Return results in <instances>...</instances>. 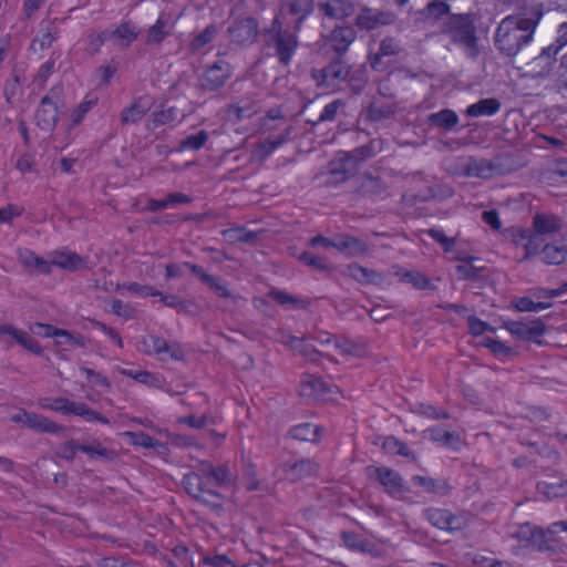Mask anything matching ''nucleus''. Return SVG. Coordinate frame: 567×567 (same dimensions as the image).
<instances>
[{
	"mask_svg": "<svg viewBox=\"0 0 567 567\" xmlns=\"http://www.w3.org/2000/svg\"><path fill=\"white\" fill-rule=\"evenodd\" d=\"M233 483V475L226 465L215 466L207 461L198 462L195 470L183 476L182 485L196 501L212 507H220L218 487Z\"/></svg>",
	"mask_w": 567,
	"mask_h": 567,
	"instance_id": "obj_1",
	"label": "nucleus"
},
{
	"mask_svg": "<svg viewBox=\"0 0 567 567\" xmlns=\"http://www.w3.org/2000/svg\"><path fill=\"white\" fill-rule=\"evenodd\" d=\"M543 12L534 11L529 17L504 18L496 28L495 43L502 54L515 56L533 41Z\"/></svg>",
	"mask_w": 567,
	"mask_h": 567,
	"instance_id": "obj_2",
	"label": "nucleus"
},
{
	"mask_svg": "<svg viewBox=\"0 0 567 567\" xmlns=\"http://www.w3.org/2000/svg\"><path fill=\"white\" fill-rule=\"evenodd\" d=\"M339 389L329 381L313 374H303L300 380L299 394L302 398L329 402L337 398Z\"/></svg>",
	"mask_w": 567,
	"mask_h": 567,
	"instance_id": "obj_3",
	"label": "nucleus"
},
{
	"mask_svg": "<svg viewBox=\"0 0 567 567\" xmlns=\"http://www.w3.org/2000/svg\"><path fill=\"white\" fill-rule=\"evenodd\" d=\"M383 151V141L380 138H372L369 143L354 147L352 151H344L340 153L339 165L341 166V176L339 179L344 181L351 177V169L348 167L353 163L364 162L367 158Z\"/></svg>",
	"mask_w": 567,
	"mask_h": 567,
	"instance_id": "obj_4",
	"label": "nucleus"
},
{
	"mask_svg": "<svg viewBox=\"0 0 567 567\" xmlns=\"http://www.w3.org/2000/svg\"><path fill=\"white\" fill-rule=\"evenodd\" d=\"M233 74L231 65L219 60L208 66L198 78L197 90L200 92H217L221 90Z\"/></svg>",
	"mask_w": 567,
	"mask_h": 567,
	"instance_id": "obj_5",
	"label": "nucleus"
},
{
	"mask_svg": "<svg viewBox=\"0 0 567 567\" xmlns=\"http://www.w3.org/2000/svg\"><path fill=\"white\" fill-rule=\"evenodd\" d=\"M183 266L188 268L219 298L229 299L233 302H237L240 299L239 295L234 293L228 289L227 282L223 278L209 275L202 266L190 262H184Z\"/></svg>",
	"mask_w": 567,
	"mask_h": 567,
	"instance_id": "obj_6",
	"label": "nucleus"
},
{
	"mask_svg": "<svg viewBox=\"0 0 567 567\" xmlns=\"http://www.w3.org/2000/svg\"><path fill=\"white\" fill-rule=\"evenodd\" d=\"M506 329L519 340L537 343H540L539 339L546 333V326L542 319L509 321Z\"/></svg>",
	"mask_w": 567,
	"mask_h": 567,
	"instance_id": "obj_7",
	"label": "nucleus"
},
{
	"mask_svg": "<svg viewBox=\"0 0 567 567\" xmlns=\"http://www.w3.org/2000/svg\"><path fill=\"white\" fill-rule=\"evenodd\" d=\"M423 517L434 527L455 532L464 528V522L460 516L453 515L449 509L427 507L423 509Z\"/></svg>",
	"mask_w": 567,
	"mask_h": 567,
	"instance_id": "obj_8",
	"label": "nucleus"
},
{
	"mask_svg": "<svg viewBox=\"0 0 567 567\" xmlns=\"http://www.w3.org/2000/svg\"><path fill=\"white\" fill-rule=\"evenodd\" d=\"M347 69L342 61L334 60L322 69H313L312 78L318 86L333 89L347 78Z\"/></svg>",
	"mask_w": 567,
	"mask_h": 567,
	"instance_id": "obj_9",
	"label": "nucleus"
},
{
	"mask_svg": "<svg viewBox=\"0 0 567 567\" xmlns=\"http://www.w3.org/2000/svg\"><path fill=\"white\" fill-rule=\"evenodd\" d=\"M230 41L239 45H248L254 43L258 35V23L251 18L236 19L228 27Z\"/></svg>",
	"mask_w": 567,
	"mask_h": 567,
	"instance_id": "obj_10",
	"label": "nucleus"
},
{
	"mask_svg": "<svg viewBox=\"0 0 567 567\" xmlns=\"http://www.w3.org/2000/svg\"><path fill=\"white\" fill-rule=\"evenodd\" d=\"M152 105L153 101L148 95L135 99L130 106L122 110L120 116L121 124H138L151 110Z\"/></svg>",
	"mask_w": 567,
	"mask_h": 567,
	"instance_id": "obj_11",
	"label": "nucleus"
},
{
	"mask_svg": "<svg viewBox=\"0 0 567 567\" xmlns=\"http://www.w3.org/2000/svg\"><path fill=\"white\" fill-rule=\"evenodd\" d=\"M18 260L23 269L30 274L38 272L50 275L51 274V259L45 260L38 256L33 250L28 248H20L17 251Z\"/></svg>",
	"mask_w": 567,
	"mask_h": 567,
	"instance_id": "obj_12",
	"label": "nucleus"
},
{
	"mask_svg": "<svg viewBox=\"0 0 567 567\" xmlns=\"http://www.w3.org/2000/svg\"><path fill=\"white\" fill-rule=\"evenodd\" d=\"M357 35L358 33L351 25H336L328 37V44L333 51L343 53L349 49Z\"/></svg>",
	"mask_w": 567,
	"mask_h": 567,
	"instance_id": "obj_13",
	"label": "nucleus"
},
{
	"mask_svg": "<svg viewBox=\"0 0 567 567\" xmlns=\"http://www.w3.org/2000/svg\"><path fill=\"white\" fill-rule=\"evenodd\" d=\"M150 340L153 343V352L158 357L161 361L172 359L175 361L184 360V351L177 342L168 343L165 339L157 336H150Z\"/></svg>",
	"mask_w": 567,
	"mask_h": 567,
	"instance_id": "obj_14",
	"label": "nucleus"
},
{
	"mask_svg": "<svg viewBox=\"0 0 567 567\" xmlns=\"http://www.w3.org/2000/svg\"><path fill=\"white\" fill-rule=\"evenodd\" d=\"M50 99L42 97L35 112L37 125L45 132L52 131L58 122V105L51 103Z\"/></svg>",
	"mask_w": 567,
	"mask_h": 567,
	"instance_id": "obj_15",
	"label": "nucleus"
},
{
	"mask_svg": "<svg viewBox=\"0 0 567 567\" xmlns=\"http://www.w3.org/2000/svg\"><path fill=\"white\" fill-rule=\"evenodd\" d=\"M55 266L70 271H79L87 268L86 260L76 252L53 251L51 254V268Z\"/></svg>",
	"mask_w": 567,
	"mask_h": 567,
	"instance_id": "obj_16",
	"label": "nucleus"
},
{
	"mask_svg": "<svg viewBox=\"0 0 567 567\" xmlns=\"http://www.w3.org/2000/svg\"><path fill=\"white\" fill-rule=\"evenodd\" d=\"M427 433L431 441L453 451H461L465 445V441L460 433L446 431L442 426H432L427 430Z\"/></svg>",
	"mask_w": 567,
	"mask_h": 567,
	"instance_id": "obj_17",
	"label": "nucleus"
},
{
	"mask_svg": "<svg viewBox=\"0 0 567 567\" xmlns=\"http://www.w3.org/2000/svg\"><path fill=\"white\" fill-rule=\"evenodd\" d=\"M173 24L169 23V16L162 12L155 24L148 28L145 37L146 45H158L172 33Z\"/></svg>",
	"mask_w": 567,
	"mask_h": 567,
	"instance_id": "obj_18",
	"label": "nucleus"
},
{
	"mask_svg": "<svg viewBox=\"0 0 567 567\" xmlns=\"http://www.w3.org/2000/svg\"><path fill=\"white\" fill-rule=\"evenodd\" d=\"M462 172L467 177L489 178L495 175L496 167L489 161L467 157L462 164Z\"/></svg>",
	"mask_w": 567,
	"mask_h": 567,
	"instance_id": "obj_19",
	"label": "nucleus"
},
{
	"mask_svg": "<svg viewBox=\"0 0 567 567\" xmlns=\"http://www.w3.org/2000/svg\"><path fill=\"white\" fill-rule=\"evenodd\" d=\"M110 38L115 45L127 48L140 34V29L133 21H124L113 30H109Z\"/></svg>",
	"mask_w": 567,
	"mask_h": 567,
	"instance_id": "obj_20",
	"label": "nucleus"
},
{
	"mask_svg": "<svg viewBox=\"0 0 567 567\" xmlns=\"http://www.w3.org/2000/svg\"><path fill=\"white\" fill-rule=\"evenodd\" d=\"M533 228L539 235L557 234L563 228V220L556 214L536 213Z\"/></svg>",
	"mask_w": 567,
	"mask_h": 567,
	"instance_id": "obj_21",
	"label": "nucleus"
},
{
	"mask_svg": "<svg viewBox=\"0 0 567 567\" xmlns=\"http://www.w3.org/2000/svg\"><path fill=\"white\" fill-rule=\"evenodd\" d=\"M501 110V103L497 97H482L476 103L467 105L465 114L467 117L494 116Z\"/></svg>",
	"mask_w": 567,
	"mask_h": 567,
	"instance_id": "obj_22",
	"label": "nucleus"
},
{
	"mask_svg": "<svg viewBox=\"0 0 567 567\" xmlns=\"http://www.w3.org/2000/svg\"><path fill=\"white\" fill-rule=\"evenodd\" d=\"M375 473L378 481L388 494L394 495L402 492V476L399 472L386 466H380L375 468Z\"/></svg>",
	"mask_w": 567,
	"mask_h": 567,
	"instance_id": "obj_23",
	"label": "nucleus"
},
{
	"mask_svg": "<svg viewBox=\"0 0 567 567\" xmlns=\"http://www.w3.org/2000/svg\"><path fill=\"white\" fill-rule=\"evenodd\" d=\"M347 274L351 279L359 284L379 285L383 280V275L374 269H370L359 265L358 262L349 264Z\"/></svg>",
	"mask_w": 567,
	"mask_h": 567,
	"instance_id": "obj_24",
	"label": "nucleus"
},
{
	"mask_svg": "<svg viewBox=\"0 0 567 567\" xmlns=\"http://www.w3.org/2000/svg\"><path fill=\"white\" fill-rule=\"evenodd\" d=\"M323 433V427L313 423H299L289 430L288 435L297 441L319 443Z\"/></svg>",
	"mask_w": 567,
	"mask_h": 567,
	"instance_id": "obj_25",
	"label": "nucleus"
},
{
	"mask_svg": "<svg viewBox=\"0 0 567 567\" xmlns=\"http://www.w3.org/2000/svg\"><path fill=\"white\" fill-rule=\"evenodd\" d=\"M527 527L530 530V542H533L534 545H537L540 550H551L553 547L546 544L545 538L549 535L567 532V520L553 523L546 530L536 527L530 529L529 525H527Z\"/></svg>",
	"mask_w": 567,
	"mask_h": 567,
	"instance_id": "obj_26",
	"label": "nucleus"
},
{
	"mask_svg": "<svg viewBox=\"0 0 567 567\" xmlns=\"http://www.w3.org/2000/svg\"><path fill=\"white\" fill-rule=\"evenodd\" d=\"M334 247L338 251L347 252L351 256L365 255L369 250V246L365 241L350 235L338 237Z\"/></svg>",
	"mask_w": 567,
	"mask_h": 567,
	"instance_id": "obj_27",
	"label": "nucleus"
},
{
	"mask_svg": "<svg viewBox=\"0 0 567 567\" xmlns=\"http://www.w3.org/2000/svg\"><path fill=\"white\" fill-rule=\"evenodd\" d=\"M326 17L336 20H343L352 16L354 6L351 0H328L322 6Z\"/></svg>",
	"mask_w": 567,
	"mask_h": 567,
	"instance_id": "obj_28",
	"label": "nucleus"
},
{
	"mask_svg": "<svg viewBox=\"0 0 567 567\" xmlns=\"http://www.w3.org/2000/svg\"><path fill=\"white\" fill-rule=\"evenodd\" d=\"M395 275L400 282L410 284L414 289L426 290L432 288L431 280L422 271L400 268L395 271Z\"/></svg>",
	"mask_w": 567,
	"mask_h": 567,
	"instance_id": "obj_29",
	"label": "nucleus"
},
{
	"mask_svg": "<svg viewBox=\"0 0 567 567\" xmlns=\"http://www.w3.org/2000/svg\"><path fill=\"white\" fill-rule=\"evenodd\" d=\"M265 43L268 48H275V54L279 62L284 63V35L281 33L280 18L277 16L270 30H267L265 34Z\"/></svg>",
	"mask_w": 567,
	"mask_h": 567,
	"instance_id": "obj_30",
	"label": "nucleus"
},
{
	"mask_svg": "<svg viewBox=\"0 0 567 567\" xmlns=\"http://www.w3.org/2000/svg\"><path fill=\"white\" fill-rule=\"evenodd\" d=\"M412 482L414 486L423 488L426 493L446 495L451 491L446 481L431 476L414 475Z\"/></svg>",
	"mask_w": 567,
	"mask_h": 567,
	"instance_id": "obj_31",
	"label": "nucleus"
},
{
	"mask_svg": "<svg viewBox=\"0 0 567 567\" xmlns=\"http://www.w3.org/2000/svg\"><path fill=\"white\" fill-rule=\"evenodd\" d=\"M427 120L432 125H435L445 132H451V130H453L460 122L457 113L450 109H443L439 112L431 113L427 116Z\"/></svg>",
	"mask_w": 567,
	"mask_h": 567,
	"instance_id": "obj_32",
	"label": "nucleus"
},
{
	"mask_svg": "<svg viewBox=\"0 0 567 567\" xmlns=\"http://www.w3.org/2000/svg\"><path fill=\"white\" fill-rule=\"evenodd\" d=\"M29 421V429L39 433L56 434L64 430V426L55 423L51 419L37 413H31Z\"/></svg>",
	"mask_w": 567,
	"mask_h": 567,
	"instance_id": "obj_33",
	"label": "nucleus"
},
{
	"mask_svg": "<svg viewBox=\"0 0 567 567\" xmlns=\"http://www.w3.org/2000/svg\"><path fill=\"white\" fill-rule=\"evenodd\" d=\"M540 258L545 264L560 265L567 260V246H558L557 243L546 244Z\"/></svg>",
	"mask_w": 567,
	"mask_h": 567,
	"instance_id": "obj_34",
	"label": "nucleus"
},
{
	"mask_svg": "<svg viewBox=\"0 0 567 567\" xmlns=\"http://www.w3.org/2000/svg\"><path fill=\"white\" fill-rule=\"evenodd\" d=\"M400 52V47L396 40L392 37H385L382 39L380 44L379 53L374 54L370 59V63L373 70H380V62L382 56L395 55Z\"/></svg>",
	"mask_w": 567,
	"mask_h": 567,
	"instance_id": "obj_35",
	"label": "nucleus"
},
{
	"mask_svg": "<svg viewBox=\"0 0 567 567\" xmlns=\"http://www.w3.org/2000/svg\"><path fill=\"white\" fill-rule=\"evenodd\" d=\"M511 237L516 245H522L525 249V258L530 257L535 254L533 245V235L527 228L524 227H512L509 230Z\"/></svg>",
	"mask_w": 567,
	"mask_h": 567,
	"instance_id": "obj_36",
	"label": "nucleus"
},
{
	"mask_svg": "<svg viewBox=\"0 0 567 567\" xmlns=\"http://www.w3.org/2000/svg\"><path fill=\"white\" fill-rule=\"evenodd\" d=\"M38 404L41 409L60 412L62 414H71L74 402L65 398H40Z\"/></svg>",
	"mask_w": 567,
	"mask_h": 567,
	"instance_id": "obj_37",
	"label": "nucleus"
},
{
	"mask_svg": "<svg viewBox=\"0 0 567 567\" xmlns=\"http://www.w3.org/2000/svg\"><path fill=\"white\" fill-rule=\"evenodd\" d=\"M319 465L311 461V460H301L297 463H295L289 471H286L289 473L291 478H303V477H310L318 473Z\"/></svg>",
	"mask_w": 567,
	"mask_h": 567,
	"instance_id": "obj_38",
	"label": "nucleus"
},
{
	"mask_svg": "<svg viewBox=\"0 0 567 567\" xmlns=\"http://www.w3.org/2000/svg\"><path fill=\"white\" fill-rule=\"evenodd\" d=\"M226 113L228 116L239 121L254 115L256 113V106L250 100H240L237 103L228 105Z\"/></svg>",
	"mask_w": 567,
	"mask_h": 567,
	"instance_id": "obj_39",
	"label": "nucleus"
},
{
	"mask_svg": "<svg viewBox=\"0 0 567 567\" xmlns=\"http://www.w3.org/2000/svg\"><path fill=\"white\" fill-rule=\"evenodd\" d=\"M22 81L23 70L14 68L12 76L6 81L3 87V95L8 103H12L13 99L18 95Z\"/></svg>",
	"mask_w": 567,
	"mask_h": 567,
	"instance_id": "obj_40",
	"label": "nucleus"
},
{
	"mask_svg": "<svg viewBox=\"0 0 567 567\" xmlns=\"http://www.w3.org/2000/svg\"><path fill=\"white\" fill-rule=\"evenodd\" d=\"M383 449L385 452H389L392 455L402 457L411 456V450L408 443L395 437L394 435H389L383 439Z\"/></svg>",
	"mask_w": 567,
	"mask_h": 567,
	"instance_id": "obj_41",
	"label": "nucleus"
},
{
	"mask_svg": "<svg viewBox=\"0 0 567 567\" xmlns=\"http://www.w3.org/2000/svg\"><path fill=\"white\" fill-rule=\"evenodd\" d=\"M513 307L519 312H538L550 307L549 302L534 301L532 298L524 296L513 300Z\"/></svg>",
	"mask_w": 567,
	"mask_h": 567,
	"instance_id": "obj_42",
	"label": "nucleus"
},
{
	"mask_svg": "<svg viewBox=\"0 0 567 567\" xmlns=\"http://www.w3.org/2000/svg\"><path fill=\"white\" fill-rule=\"evenodd\" d=\"M537 491L548 498L567 496V480H559L556 483H539Z\"/></svg>",
	"mask_w": 567,
	"mask_h": 567,
	"instance_id": "obj_43",
	"label": "nucleus"
},
{
	"mask_svg": "<svg viewBox=\"0 0 567 567\" xmlns=\"http://www.w3.org/2000/svg\"><path fill=\"white\" fill-rule=\"evenodd\" d=\"M209 134L207 131L202 130L196 134L188 135L179 142L178 148L181 151H199L207 143Z\"/></svg>",
	"mask_w": 567,
	"mask_h": 567,
	"instance_id": "obj_44",
	"label": "nucleus"
},
{
	"mask_svg": "<svg viewBox=\"0 0 567 567\" xmlns=\"http://www.w3.org/2000/svg\"><path fill=\"white\" fill-rule=\"evenodd\" d=\"M71 414L79 415L87 422H100L102 424H110L109 419L100 414L99 412L90 409L85 403H75L71 410Z\"/></svg>",
	"mask_w": 567,
	"mask_h": 567,
	"instance_id": "obj_45",
	"label": "nucleus"
},
{
	"mask_svg": "<svg viewBox=\"0 0 567 567\" xmlns=\"http://www.w3.org/2000/svg\"><path fill=\"white\" fill-rule=\"evenodd\" d=\"M367 113L372 121H380L392 115L393 109L382 101L374 100L369 104Z\"/></svg>",
	"mask_w": 567,
	"mask_h": 567,
	"instance_id": "obj_46",
	"label": "nucleus"
},
{
	"mask_svg": "<svg viewBox=\"0 0 567 567\" xmlns=\"http://www.w3.org/2000/svg\"><path fill=\"white\" fill-rule=\"evenodd\" d=\"M56 38L58 31L51 22H48L45 27L40 29L38 37L33 40V44H39L41 50H45L51 47Z\"/></svg>",
	"mask_w": 567,
	"mask_h": 567,
	"instance_id": "obj_47",
	"label": "nucleus"
},
{
	"mask_svg": "<svg viewBox=\"0 0 567 567\" xmlns=\"http://www.w3.org/2000/svg\"><path fill=\"white\" fill-rule=\"evenodd\" d=\"M80 451L90 457H101L110 460L114 456V452L104 447L99 441H92L89 444H80Z\"/></svg>",
	"mask_w": 567,
	"mask_h": 567,
	"instance_id": "obj_48",
	"label": "nucleus"
},
{
	"mask_svg": "<svg viewBox=\"0 0 567 567\" xmlns=\"http://www.w3.org/2000/svg\"><path fill=\"white\" fill-rule=\"evenodd\" d=\"M178 422L186 424L189 427L200 430V429L207 427L208 425L216 424V419L208 414H203V415L189 414V415L179 417Z\"/></svg>",
	"mask_w": 567,
	"mask_h": 567,
	"instance_id": "obj_49",
	"label": "nucleus"
},
{
	"mask_svg": "<svg viewBox=\"0 0 567 567\" xmlns=\"http://www.w3.org/2000/svg\"><path fill=\"white\" fill-rule=\"evenodd\" d=\"M567 45V22L560 23L556 30V40L554 43L544 49L548 55H557L563 48Z\"/></svg>",
	"mask_w": 567,
	"mask_h": 567,
	"instance_id": "obj_50",
	"label": "nucleus"
},
{
	"mask_svg": "<svg viewBox=\"0 0 567 567\" xmlns=\"http://www.w3.org/2000/svg\"><path fill=\"white\" fill-rule=\"evenodd\" d=\"M217 34V29L214 25L206 27L199 34H197L190 43V50L196 52L203 50L210 43Z\"/></svg>",
	"mask_w": 567,
	"mask_h": 567,
	"instance_id": "obj_51",
	"label": "nucleus"
},
{
	"mask_svg": "<svg viewBox=\"0 0 567 567\" xmlns=\"http://www.w3.org/2000/svg\"><path fill=\"white\" fill-rule=\"evenodd\" d=\"M176 117L177 110L176 107L172 106L166 110L153 112L151 115V123L154 125V127H158L174 122Z\"/></svg>",
	"mask_w": 567,
	"mask_h": 567,
	"instance_id": "obj_52",
	"label": "nucleus"
},
{
	"mask_svg": "<svg viewBox=\"0 0 567 567\" xmlns=\"http://www.w3.org/2000/svg\"><path fill=\"white\" fill-rule=\"evenodd\" d=\"M290 13L299 16V20L305 19L312 12L313 0H287Z\"/></svg>",
	"mask_w": 567,
	"mask_h": 567,
	"instance_id": "obj_53",
	"label": "nucleus"
},
{
	"mask_svg": "<svg viewBox=\"0 0 567 567\" xmlns=\"http://www.w3.org/2000/svg\"><path fill=\"white\" fill-rule=\"evenodd\" d=\"M299 260L306 265L320 270H329V261L322 256H317L312 252L305 251L300 255Z\"/></svg>",
	"mask_w": 567,
	"mask_h": 567,
	"instance_id": "obj_54",
	"label": "nucleus"
},
{
	"mask_svg": "<svg viewBox=\"0 0 567 567\" xmlns=\"http://www.w3.org/2000/svg\"><path fill=\"white\" fill-rule=\"evenodd\" d=\"M23 332L11 324H0V336L8 348L12 347L14 342L19 343L20 334Z\"/></svg>",
	"mask_w": 567,
	"mask_h": 567,
	"instance_id": "obj_55",
	"label": "nucleus"
},
{
	"mask_svg": "<svg viewBox=\"0 0 567 567\" xmlns=\"http://www.w3.org/2000/svg\"><path fill=\"white\" fill-rule=\"evenodd\" d=\"M467 328L472 336H483L486 331H493L494 328L486 321L470 315L467 316Z\"/></svg>",
	"mask_w": 567,
	"mask_h": 567,
	"instance_id": "obj_56",
	"label": "nucleus"
},
{
	"mask_svg": "<svg viewBox=\"0 0 567 567\" xmlns=\"http://www.w3.org/2000/svg\"><path fill=\"white\" fill-rule=\"evenodd\" d=\"M450 6L444 1H432L429 2L425 12L427 18L440 20L449 13Z\"/></svg>",
	"mask_w": 567,
	"mask_h": 567,
	"instance_id": "obj_57",
	"label": "nucleus"
},
{
	"mask_svg": "<svg viewBox=\"0 0 567 567\" xmlns=\"http://www.w3.org/2000/svg\"><path fill=\"white\" fill-rule=\"evenodd\" d=\"M78 451H80V444L74 440H69L58 447L55 455L65 461H72Z\"/></svg>",
	"mask_w": 567,
	"mask_h": 567,
	"instance_id": "obj_58",
	"label": "nucleus"
},
{
	"mask_svg": "<svg viewBox=\"0 0 567 567\" xmlns=\"http://www.w3.org/2000/svg\"><path fill=\"white\" fill-rule=\"evenodd\" d=\"M172 554L178 559L181 567H193L194 561L190 557L189 549L184 545H176L172 549Z\"/></svg>",
	"mask_w": 567,
	"mask_h": 567,
	"instance_id": "obj_59",
	"label": "nucleus"
},
{
	"mask_svg": "<svg viewBox=\"0 0 567 567\" xmlns=\"http://www.w3.org/2000/svg\"><path fill=\"white\" fill-rule=\"evenodd\" d=\"M125 289L130 292L136 293L142 297L148 296H162V292L147 285H140L137 282H131L125 286Z\"/></svg>",
	"mask_w": 567,
	"mask_h": 567,
	"instance_id": "obj_60",
	"label": "nucleus"
},
{
	"mask_svg": "<svg viewBox=\"0 0 567 567\" xmlns=\"http://www.w3.org/2000/svg\"><path fill=\"white\" fill-rule=\"evenodd\" d=\"M55 68V61L53 59L48 60L44 64L41 65L37 75L34 76V82L40 86H43L45 81L52 74Z\"/></svg>",
	"mask_w": 567,
	"mask_h": 567,
	"instance_id": "obj_61",
	"label": "nucleus"
},
{
	"mask_svg": "<svg viewBox=\"0 0 567 567\" xmlns=\"http://www.w3.org/2000/svg\"><path fill=\"white\" fill-rule=\"evenodd\" d=\"M23 208L16 205H7L0 208V223H11L16 217L21 216Z\"/></svg>",
	"mask_w": 567,
	"mask_h": 567,
	"instance_id": "obj_62",
	"label": "nucleus"
},
{
	"mask_svg": "<svg viewBox=\"0 0 567 567\" xmlns=\"http://www.w3.org/2000/svg\"><path fill=\"white\" fill-rule=\"evenodd\" d=\"M344 103L337 100V101H332L328 104L324 105L323 110L321 111L320 115H319V120L320 121H332L334 120L339 109L341 106H343Z\"/></svg>",
	"mask_w": 567,
	"mask_h": 567,
	"instance_id": "obj_63",
	"label": "nucleus"
},
{
	"mask_svg": "<svg viewBox=\"0 0 567 567\" xmlns=\"http://www.w3.org/2000/svg\"><path fill=\"white\" fill-rule=\"evenodd\" d=\"M203 563L210 567H235L234 563L226 555L205 556Z\"/></svg>",
	"mask_w": 567,
	"mask_h": 567,
	"instance_id": "obj_64",
	"label": "nucleus"
}]
</instances>
